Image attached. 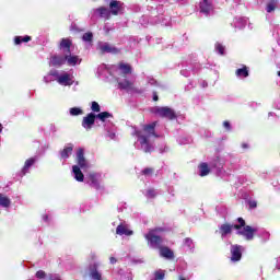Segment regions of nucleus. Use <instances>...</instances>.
Returning <instances> with one entry per match:
<instances>
[{"mask_svg":"<svg viewBox=\"0 0 280 280\" xmlns=\"http://www.w3.org/2000/svg\"><path fill=\"white\" fill-rule=\"evenodd\" d=\"M141 174H142V176H147L148 178H150V176H152V174H154V168L147 167V168L142 170Z\"/></svg>","mask_w":280,"mask_h":280,"instance_id":"nucleus-41","label":"nucleus"},{"mask_svg":"<svg viewBox=\"0 0 280 280\" xmlns=\"http://www.w3.org/2000/svg\"><path fill=\"white\" fill-rule=\"evenodd\" d=\"M50 75L56 78L60 86H72V84L75 82L73 74L69 72H59L58 70H50Z\"/></svg>","mask_w":280,"mask_h":280,"instance_id":"nucleus-7","label":"nucleus"},{"mask_svg":"<svg viewBox=\"0 0 280 280\" xmlns=\"http://www.w3.org/2000/svg\"><path fill=\"white\" fill-rule=\"evenodd\" d=\"M72 176L78 180V183L84 182V174L82 173V170H80V166L78 165L72 166Z\"/></svg>","mask_w":280,"mask_h":280,"instance_id":"nucleus-27","label":"nucleus"},{"mask_svg":"<svg viewBox=\"0 0 280 280\" xmlns=\"http://www.w3.org/2000/svg\"><path fill=\"white\" fill-rule=\"evenodd\" d=\"M211 166L215 167L217 176H219L223 180H229V176H231V174L225 172L224 168H223L224 167V159L217 155L214 158V160L211 162Z\"/></svg>","mask_w":280,"mask_h":280,"instance_id":"nucleus-10","label":"nucleus"},{"mask_svg":"<svg viewBox=\"0 0 280 280\" xmlns=\"http://www.w3.org/2000/svg\"><path fill=\"white\" fill-rule=\"evenodd\" d=\"M84 159V149H79L77 151V161H81Z\"/></svg>","mask_w":280,"mask_h":280,"instance_id":"nucleus-48","label":"nucleus"},{"mask_svg":"<svg viewBox=\"0 0 280 280\" xmlns=\"http://www.w3.org/2000/svg\"><path fill=\"white\" fill-rule=\"evenodd\" d=\"M155 128L156 122L145 125L142 129L133 128L132 135L135 137H138L140 150H142V152H145L147 154L154 152V144L150 143V140L152 139V137H154L155 139H158L159 137V135L154 132Z\"/></svg>","mask_w":280,"mask_h":280,"instance_id":"nucleus-3","label":"nucleus"},{"mask_svg":"<svg viewBox=\"0 0 280 280\" xmlns=\"http://www.w3.org/2000/svg\"><path fill=\"white\" fill-rule=\"evenodd\" d=\"M238 224H222L219 228V233L222 237V240H224V237H226V235H231V233H233V229L237 230L236 233L238 231H243L244 226H246V221L243 218H238L237 219Z\"/></svg>","mask_w":280,"mask_h":280,"instance_id":"nucleus-6","label":"nucleus"},{"mask_svg":"<svg viewBox=\"0 0 280 280\" xmlns=\"http://www.w3.org/2000/svg\"><path fill=\"white\" fill-rule=\"evenodd\" d=\"M46 280H60V276H58V275H50Z\"/></svg>","mask_w":280,"mask_h":280,"instance_id":"nucleus-53","label":"nucleus"},{"mask_svg":"<svg viewBox=\"0 0 280 280\" xmlns=\"http://www.w3.org/2000/svg\"><path fill=\"white\" fill-rule=\"evenodd\" d=\"M214 49H215L217 54H219L220 56H224V51L226 48L224 47V45L217 43L214 45Z\"/></svg>","mask_w":280,"mask_h":280,"instance_id":"nucleus-39","label":"nucleus"},{"mask_svg":"<svg viewBox=\"0 0 280 280\" xmlns=\"http://www.w3.org/2000/svg\"><path fill=\"white\" fill-rule=\"evenodd\" d=\"M241 148H242L243 150H248L249 145H248V143L243 142V143L241 144Z\"/></svg>","mask_w":280,"mask_h":280,"instance_id":"nucleus-59","label":"nucleus"},{"mask_svg":"<svg viewBox=\"0 0 280 280\" xmlns=\"http://www.w3.org/2000/svg\"><path fill=\"white\" fill-rule=\"evenodd\" d=\"M102 182V175L100 173H90L86 178L85 183L92 187V189H100V183Z\"/></svg>","mask_w":280,"mask_h":280,"instance_id":"nucleus-13","label":"nucleus"},{"mask_svg":"<svg viewBox=\"0 0 280 280\" xmlns=\"http://www.w3.org/2000/svg\"><path fill=\"white\" fill-rule=\"evenodd\" d=\"M82 40L84 43H92L93 42V33L89 32V33H85L83 36H82Z\"/></svg>","mask_w":280,"mask_h":280,"instance_id":"nucleus-40","label":"nucleus"},{"mask_svg":"<svg viewBox=\"0 0 280 280\" xmlns=\"http://www.w3.org/2000/svg\"><path fill=\"white\" fill-rule=\"evenodd\" d=\"M95 114L90 113L86 117L83 118L82 126L85 130H91L95 124Z\"/></svg>","mask_w":280,"mask_h":280,"instance_id":"nucleus-25","label":"nucleus"},{"mask_svg":"<svg viewBox=\"0 0 280 280\" xmlns=\"http://www.w3.org/2000/svg\"><path fill=\"white\" fill-rule=\"evenodd\" d=\"M153 43H156V45H161V43H163V38H153Z\"/></svg>","mask_w":280,"mask_h":280,"instance_id":"nucleus-58","label":"nucleus"},{"mask_svg":"<svg viewBox=\"0 0 280 280\" xmlns=\"http://www.w3.org/2000/svg\"><path fill=\"white\" fill-rule=\"evenodd\" d=\"M103 30H104L105 34H109L110 30H113V28L110 26H108V24H105Z\"/></svg>","mask_w":280,"mask_h":280,"instance_id":"nucleus-55","label":"nucleus"},{"mask_svg":"<svg viewBox=\"0 0 280 280\" xmlns=\"http://www.w3.org/2000/svg\"><path fill=\"white\" fill-rule=\"evenodd\" d=\"M147 82H148V84H150L151 86H159V82L155 81V79L152 78V77H148V78H147Z\"/></svg>","mask_w":280,"mask_h":280,"instance_id":"nucleus-46","label":"nucleus"},{"mask_svg":"<svg viewBox=\"0 0 280 280\" xmlns=\"http://www.w3.org/2000/svg\"><path fill=\"white\" fill-rule=\"evenodd\" d=\"M257 233L258 237H261L262 242H268L270 240V233L264 229L253 228L250 225H245L242 231L237 232V235H243L247 242H250Z\"/></svg>","mask_w":280,"mask_h":280,"instance_id":"nucleus-4","label":"nucleus"},{"mask_svg":"<svg viewBox=\"0 0 280 280\" xmlns=\"http://www.w3.org/2000/svg\"><path fill=\"white\" fill-rule=\"evenodd\" d=\"M109 261H110V264H117V258L110 257V258H109Z\"/></svg>","mask_w":280,"mask_h":280,"instance_id":"nucleus-63","label":"nucleus"},{"mask_svg":"<svg viewBox=\"0 0 280 280\" xmlns=\"http://www.w3.org/2000/svg\"><path fill=\"white\" fill-rule=\"evenodd\" d=\"M200 86L201 89H207V86H209V83H207V81H201Z\"/></svg>","mask_w":280,"mask_h":280,"instance_id":"nucleus-57","label":"nucleus"},{"mask_svg":"<svg viewBox=\"0 0 280 280\" xmlns=\"http://www.w3.org/2000/svg\"><path fill=\"white\" fill-rule=\"evenodd\" d=\"M104 128H105L107 139H109L110 141H115L117 139V133H116L117 129L113 125V122L105 124Z\"/></svg>","mask_w":280,"mask_h":280,"instance_id":"nucleus-21","label":"nucleus"},{"mask_svg":"<svg viewBox=\"0 0 280 280\" xmlns=\"http://www.w3.org/2000/svg\"><path fill=\"white\" fill-rule=\"evenodd\" d=\"M109 12L117 16L119 14H124V2L117 0H110L109 2Z\"/></svg>","mask_w":280,"mask_h":280,"instance_id":"nucleus-17","label":"nucleus"},{"mask_svg":"<svg viewBox=\"0 0 280 280\" xmlns=\"http://www.w3.org/2000/svg\"><path fill=\"white\" fill-rule=\"evenodd\" d=\"M180 75H183L184 78H189L191 75V70L185 68L180 70Z\"/></svg>","mask_w":280,"mask_h":280,"instance_id":"nucleus-49","label":"nucleus"},{"mask_svg":"<svg viewBox=\"0 0 280 280\" xmlns=\"http://www.w3.org/2000/svg\"><path fill=\"white\" fill-rule=\"evenodd\" d=\"M151 113L153 115H156L158 117H162L163 119H168L170 121H173V119H176V112L168 106L160 107L154 106L151 108Z\"/></svg>","mask_w":280,"mask_h":280,"instance_id":"nucleus-8","label":"nucleus"},{"mask_svg":"<svg viewBox=\"0 0 280 280\" xmlns=\"http://www.w3.org/2000/svg\"><path fill=\"white\" fill-rule=\"evenodd\" d=\"M100 262H92L89 266V272L92 280H102V273L97 271Z\"/></svg>","mask_w":280,"mask_h":280,"instance_id":"nucleus-20","label":"nucleus"},{"mask_svg":"<svg viewBox=\"0 0 280 280\" xmlns=\"http://www.w3.org/2000/svg\"><path fill=\"white\" fill-rule=\"evenodd\" d=\"M156 3V5H148L147 10L151 12V19L148 15H142L139 20L142 27H148V25H164V27H170L172 25V18L165 15L166 8L170 5L167 0H147Z\"/></svg>","mask_w":280,"mask_h":280,"instance_id":"nucleus-1","label":"nucleus"},{"mask_svg":"<svg viewBox=\"0 0 280 280\" xmlns=\"http://www.w3.org/2000/svg\"><path fill=\"white\" fill-rule=\"evenodd\" d=\"M110 10H108L106 7H101L98 9H93L92 16H100L101 19H110Z\"/></svg>","mask_w":280,"mask_h":280,"instance_id":"nucleus-23","label":"nucleus"},{"mask_svg":"<svg viewBox=\"0 0 280 280\" xmlns=\"http://www.w3.org/2000/svg\"><path fill=\"white\" fill-rule=\"evenodd\" d=\"M231 261H240L242 259V253H244V246L242 245H231Z\"/></svg>","mask_w":280,"mask_h":280,"instance_id":"nucleus-16","label":"nucleus"},{"mask_svg":"<svg viewBox=\"0 0 280 280\" xmlns=\"http://www.w3.org/2000/svg\"><path fill=\"white\" fill-rule=\"evenodd\" d=\"M44 82L46 84H49V82H54V74H51V71L47 75L44 77Z\"/></svg>","mask_w":280,"mask_h":280,"instance_id":"nucleus-47","label":"nucleus"},{"mask_svg":"<svg viewBox=\"0 0 280 280\" xmlns=\"http://www.w3.org/2000/svg\"><path fill=\"white\" fill-rule=\"evenodd\" d=\"M73 45V42L71 38H62L59 45V49L62 51V54H66V62L69 65V67H75V65H80L82 62V59L78 56H71V46Z\"/></svg>","mask_w":280,"mask_h":280,"instance_id":"nucleus-5","label":"nucleus"},{"mask_svg":"<svg viewBox=\"0 0 280 280\" xmlns=\"http://www.w3.org/2000/svg\"><path fill=\"white\" fill-rule=\"evenodd\" d=\"M109 117H113V114L108 112H102L98 115H96V119H100V121H106Z\"/></svg>","mask_w":280,"mask_h":280,"instance_id":"nucleus-37","label":"nucleus"},{"mask_svg":"<svg viewBox=\"0 0 280 280\" xmlns=\"http://www.w3.org/2000/svg\"><path fill=\"white\" fill-rule=\"evenodd\" d=\"M165 279V270L159 269L154 271L153 278L151 280H164Z\"/></svg>","mask_w":280,"mask_h":280,"instance_id":"nucleus-36","label":"nucleus"},{"mask_svg":"<svg viewBox=\"0 0 280 280\" xmlns=\"http://www.w3.org/2000/svg\"><path fill=\"white\" fill-rule=\"evenodd\" d=\"M115 73L116 78H119V75H121V78H126V75H130V73H132V67L130 63L121 61L116 66Z\"/></svg>","mask_w":280,"mask_h":280,"instance_id":"nucleus-14","label":"nucleus"},{"mask_svg":"<svg viewBox=\"0 0 280 280\" xmlns=\"http://www.w3.org/2000/svg\"><path fill=\"white\" fill-rule=\"evenodd\" d=\"M97 47L103 54H120L121 50L107 42H98Z\"/></svg>","mask_w":280,"mask_h":280,"instance_id":"nucleus-15","label":"nucleus"},{"mask_svg":"<svg viewBox=\"0 0 280 280\" xmlns=\"http://www.w3.org/2000/svg\"><path fill=\"white\" fill-rule=\"evenodd\" d=\"M115 81L117 82L120 91H127V93H139V91L132 86V82L127 79L121 80V78L116 77Z\"/></svg>","mask_w":280,"mask_h":280,"instance_id":"nucleus-12","label":"nucleus"},{"mask_svg":"<svg viewBox=\"0 0 280 280\" xmlns=\"http://www.w3.org/2000/svg\"><path fill=\"white\" fill-rule=\"evenodd\" d=\"M165 231H167L165 228H154L144 234V238L150 248H158L160 250L161 257L174 259V252L165 246V237H163Z\"/></svg>","mask_w":280,"mask_h":280,"instance_id":"nucleus-2","label":"nucleus"},{"mask_svg":"<svg viewBox=\"0 0 280 280\" xmlns=\"http://www.w3.org/2000/svg\"><path fill=\"white\" fill-rule=\"evenodd\" d=\"M187 1H189V0H177V3H179V5H185V3H187Z\"/></svg>","mask_w":280,"mask_h":280,"instance_id":"nucleus-62","label":"nucleus"},{"mask_svg":"<svg viewBox=\"0 0 280 280\" xmlns=\"http://www.w3.org/2000/svg\"><path fill=\"white\" fill-rule=\"evenodd\" d=\"M116 70L117 66H107L106 63H103L97 68V75L102 80H105V82H110V78H114V80L116 79Z\"/></svg>","mask_w":280,"mask_h":280,"instance_id":"nucleus-9","label":"nucleus"},{"mask_svg":"<svg viewBox=\"0 0 280 280\" xmlns=\"http://www.w3.org/2000/svg\"><path fill=\"white\" fill-rule=\"evenodd\" d=\"M67 62L66 54L63 56L60 55H54L50 57L49 66L50 67H62Z\"/></svg>","mask_w":280,"mask_h":280,"instance_id":"nucleus-22","label":"nucleus"},{"mask_svg":"<svg viewBox=\"0 0 280 280\" xmlns=\"http://www.w3.org/2000/svg\"><path fill=\"white\" fill-rule=\"evenodd\" d=\"M35 277L37 279H45V271H43V270L37 271Z\"/></svg>","mask_w":280,"mask_h":280,"instance_id":"nucleus-52","label":"nucleus"},{"mask_svg":"<svg viewBox=\"0 0 280 280\" xmlns=\"http://www.w3.org/2000/svg\"><path fill=\"white\" fill-rule=\"evenodd\" d=\"M159 152H160V154H165V153L170 152V147H167V144H165V143H162L159 147Z\"/></svg>","mask_w":280,"mask_h":280,"instance_id":"nucleus-42","label":"nucleus"},{"mask_svg":"<svg viewBox=\"0 0 280 280\" xmlns=\"http://www.w3.org/2000/svg\"><path fill=\"white\" fill-rule=\"evenodd\" d=\"M11 206L12 200L9 199L8 196L0 194V207H2V209H10Z\"/></svg>","mask_w":280,"mask_h":280,"instance_id":"nucleus-30","label":"nucleus"},{"mask_svg":"<svg viewBox=\"0 0 280 280\" xmlns=\"http://www.w3.org/2000/svg\"><path fill=\"white\" fill-rule=\"evenodd\" d=\"M215 0H201L199 2V12L205 16L213 15Z\"/></svg>","mask_w":280,"mask_h":280,"instance_id":"nucleus-11","label":"nucleus"},{"mask_svg":"<svg viewBox=\"0 0 280 280\" xmlns=\"http://www.w3.org/2000/svg\"><path fill=\"white\" fill-rule=\"evenodd\" d=\"M71 154H73V144H68L62 151H60V159L62 161H67Z\"/></svg>","mask_w":280,"mask_h":280,"instance_id":"nucleus-29","label":"nucleus"},{"mask_svg":"<svg viewBox=\"0 0 280 280\" xmlns=\"http://www.w3.org/2000/svg\"><path fill=\"white\" fill-rule=\"evenodd\" d=\"M184 248L185 250H189L190 253H192L194 248H196V245L194 244V240H191L190 237H186L184 240Z\"/></svg>","mask_w":280,"mask_h":280,"instance_id":"nucleus-32","label":"nucleus"},{"mask_svg":"<svg viewBox=\"0 0 280 280\" xmlns=\"http://www.w3.org/2000/svg\"><path fill=\"white\" fill-rule=\"evenodd\" d=\"M275 107L278 109V110H280V103H275Z\"/></svg>","mask_w":280,"mask_h":280,"instance_id":"nucleus-64","label":"nucleus"},{"mask_svg":"<svg viewBox=\"0 0 280 280\" xmlns=\"http://www.w3.org/2000/svg\"><path fill=\"white\" fill-rule=\"evenodd\" d=\"M153 102H159V94L156 92H153Z\"/></svg>","mask_w":280,"mask_h":280,"instance_id":"nucleus-61","label":"nucleus"},{"mask_svg":"<svg viewBox=\"0 0 280 280\" xmlns=\"http://www.w3.org/2000/svg\"><path fill=\"white\" fill-rule=\"evenodd\" d=\"M32 40V37L30 35L23 36H15L14 37V43L15 45H21L22 43H30Z\"/></svg>","mask_w":280,"mask_h":280,"instance_id":"nucleus-34","label":"nucleus"},{"mask_svg":"<svg viewBox=\"0 0 280 280\" xmlns=\"http://www.w3.org/2000/svg\"><path fill=\"white\" fill-rule=\"evenodd\" d=\"M237 180H238L240 185H244V183H246V177L240 176V177H237Z\"/></svg>","mask_w":280,"mask_h":280,"instance_id":"nucleus-54","label":"nucleus"},{"mask_svg":"<svg viewBox=\"0 0 280 280\" xmlns=\"http://www.w3.org/2000/svg\"><path fill=\"white\" fill-rule=\"evenodd\" d=\"M247 24L248 18L236 16L232 22V27H235V30H244Z\"/></svg>","mask_w":280,"mask_h":280,"instance_id":"nucleus-24","label":"nucleus"},{"mask_svg":"<svg viewBox=\"0 0 280 280\" xmlns=\"http://www.w3.org/2000/svg\"><path fill=\"white\" fill-rule=\"evenodd\" d=\"M256 3L257 5H264L267 3L266 12H268V14H272V12L277 10V3H279V0H256Z\"/></svg>","mask_w":280,"mask_h":280,"instance_id":"nucleus-19","label":"nucleus"},{"mask_svg":"<svg viewBox=\"0 0 280 280\" xmlns=\"http://www.w3.org/2000/svg\"><path fill=\"white\" fill-rule=\"evenodd\" d=\"M78 165L79 167H81L82 170L86 168V160L83 158V160H78Z\"/></svg>","mask_w":280,"mask_h":280,"instance_id":"nucleus-50","label":"nucleus"},{"mask_svg":"<svg viewBox=\"0 0 280 280\" xmlns=\"http://www.w3.org/2000/svg\"><path fill=\"white\" fill-rule=\"evenodd\" d=\"M142 194L144 198H147V200H154L156 196H161V190L154 188H147L142 191Z\"/></svg>","mask_w":280,"mask_h":280,"instance_id":"nucleus-26","label":"nucleus"},{"mask_svg":"<svg viewBox=\"0 0 280 280\" xmlns=\"http://www.w3.org/2000/svg\"><path fill=\"white\" fill-rule=\"evenodd\" d=\"M235 75L241 80H243L244 78H248V68L246 66H243V68L236 70Z\"/></svg>","mask_w":280,"mask_h":280,"instance_id":"nucleus-31","label":"nucleus"},{"mask_svg":"<svg viewBox=\"0 0 280 280\" xmlns=\"http://www.w3.org/2000/svg\"><path fill=\"white\" fill-rule=\"evenodd\" d=\"M217 213H220V215H222V218H224V215H226V208L223 206H218Z\"/></svg>","mask_w":280,"mask_h":280,"instance_id":"nucleus-44","label":"nucleus"},{"mask_svg":"<svg viewBox=\"0 0 280 280\" xmlns=\"http://www.w3.org/2000/svg\"><path fill=\"white\" fill-rule=\"evenodd\" d=\"M70 30L72 32H78V26L75 24H71Z\"/></svg>","mask_w":280,"mask_h":280,"instance_id":"nucleus-60","label":"nucleus"},{"mask_svg":"<svg viewBox=\"0 0 280 280\" xmlns=\"http://www.w3.org/2000/svg\"><path fill=\"white\" fill-rule=\"evenodd\" d=\"M69 113H70V115H71V117H78L79 115H82V108H80V107H71L70 109H69Z\"/></svg>","mask_w":280,"mask_h":280,"instance_id":"nucleus-38","label":"nucleus"},{"mask_svg":"<svg viewBox=\"0 0 280 280\" xmlns=\"http://www.w3.org/2000/svg\"><path fill=\"white\" fill-rule=\"evenodd\" d=\"M135 232H132V230H129L127 225L124 224H119L116 228V235H126V236H130L133 235Z\"/></svg>","mask_w":280,"mask_h":280,"instance_id":"nucleus-28","label":"nucleus"},{"mask_svg":"<svg viewBox=\"0 0 280 280\" xmlns=\"http://www.w3.org/2000/svg\"><path fill=\"white\" fill-rule=\"evenodd\" d=\"M37 162H38L37 156L27 159L24 163V166L22 167V170L20 172V176H25L26 174H30L32 167H34V165H36Z\"/></svg>","mask_w":280,"mask_h":280,"instance_id":"nucleus-18","label":"nucleus"},{"mask_svg":"<svg viewBox=\"0 0 280 280\" xmlns=\"http://www.w3.org/2000/svg\"><path fill=\"white\" fill-rule=\"evenodd\" d=\"M191 141H194V140L189 136H180L177 139V143H179V145H189V143H191Z\"/></svg>","mask_w":280,"mask_h":280,"instance_id":"nucleus-35","label":"nucleus"},{"mask_svg":"<svg viewBox=\"0 0 280 280\" xmlns=\"http://www.w3.org/2000/svg\"><path fill=\"white\" fill-rule=\"evenodd\" d=\"M249 209H257V201L255 199L246 200Z\"/></svg>","mask_w":280,"mask_h":280,"instance_id":"nucleus-43","label":"nucleus"},{"mask_svg":"<svg viewBox=\"0 0 280 280\" xmlns=\"http://www.w3.org/2000/svg\"><path fill=\"white\" fill-rule=\"evenodd\" d=\"M91 108H92L93 113H100V110H101L100 103L93 101Z\"/></svg>","mask_w":280,"mask_h":280,"instance_id":"nucleus-45","label":"nucleus"},{"mask_svg":"<svg viewBox=\"0 0 280 280\" xmlns=\"http://www.w3.org/2000/svg\"><path fill=\"white\" fill-rule=\"evenodd\" d=\"M209 172H211V170L207 163H201L199 165V176H209Z\"/></svg>","mask_w":280,"mask_h":280,"instance_id":"nucleus-33","label":"nucleus"},{"mask_svg":"<svg viewBox=\"0 0 280 280\" xmlns=\"http://www.w3.org/2000/svg\"><path fill=\"white\" fill-rule=\"evenodd\" d=\"M223 128H225V130H228L229 132L233 130V127H231V122L228 120L223 121Z\"/></svg>","mask_w":280,"mask_h":280,"instance_id":"nucleus-51","label":"nucleus"},{"mask_svg":"<svg viewBox=\"0 0 280 280\" xmlns=\"http://www.w3.org/2000/svg\"><path fill=\"white\" fill-rule=\"evenodd\" d=\"M49 130H50V132L56 133V132H58V127H56V125L52 124V125H50Z\"/></svg>","mask_w":280,"mask_h":280,"instance_id":"nucleus-56","label":"nucleus"}]
</instances>
